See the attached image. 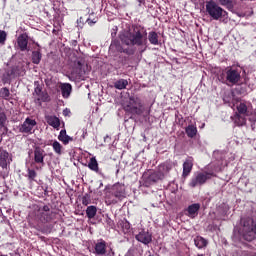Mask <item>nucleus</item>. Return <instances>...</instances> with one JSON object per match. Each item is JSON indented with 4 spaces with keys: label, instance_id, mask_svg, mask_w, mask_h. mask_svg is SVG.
<instances>
[{
    "label": "nucleus",
    "instance_id": "f257e3e1",
    "mask_svg": "<svg viewBox=\"0 0 256 256\" xmlns=\"http://www.w3.org/2000/svg\"><path fill=\"white\" fill-rule=\"evenodd\" d=\"M120 41L128 47H144L147 49V29L141 25L133 26V30L125 32L120 36Z\"/></svg>",
    "mask_w": 256,
    "mask_h": 256
},
{
    "label": "nucleus",
    "instance_id": "f03ea898",
    "mask_svg": "<svg viewBox=\"0 0 256 256\" xmlns=\"http://www.w3.org/2000/svg\"><path fill=\"white\" fill-rule=\"evenodd\" d=\"M123 109L126 113H130V115H137L141 117V115H149V111L145 108V104L143 100L139 98V96H130L126 102L123 104Z\"/></svg>",
    "mask_w": 256,
    "mask_h": 256
},
{
    "label": "nucleus",
    "instance_id": "7ed1b4c3",
    "mask_svg": "<svg viewBox=\"0 0 256 256\" xmlns=\"http://www.w3.org/2000/svg\"><path fill=\"white\" fill-rule=\"evenodd\" d=\"M241 69L233 66L225 68L224 72L218 76V80L228 87L241 85Z\"/></svg>",
    "mask_w": 256,
    "mask_h": 256
},
{
    "label": "nucleus",
    "instance_id": "20e7f679",
    "mask_svg": "<svg viewBox=\"0 0 256 256\" xmlns=\"http://www.w3.org/2000/svg\"><path fill=\"white\" fill-rule=\"evenodd\" d=\"M240 235L245 241H254L256 237V223L252 218L241 220Z\"/></svg>",
    "mask_w": 256,
    "mask_h": 256
},
{
    "label": "nucleus",
    "instance_id": "39448f33",
    "mask_svg": "<svg viewBox=\"0 0 256 256\" xmlns=\"http://www.w3.org/2000/svg\"><path fill=\"white\" fill-rule=\"evenodd\" d=\"M236 109L237 112L231 116V120L236 127H245L247 125V117H249V108H247V104L240 102Z\"/></svg>",
    "mask_w": 256,
    "mask_h": 256
},
{
    "label": "nucleus",
    "instance_id": "423d86ee",
    "mask_svg": "<svg viewBox=\"0 0 256 256\" xmlns=\"http://www.w3.org/2000/svg\"><path fill=\"white\" fill-rule=\"evenodd\" d=\"M110 195L106 196V201L111 204L117 203V201H121L122 199H125L126 192H125V184L116 183L111 186L110 188Z\"/></svg>",
    "mask_w": 256,
    "mask_h": 256
},
{
    "label": "nucleus",
    "instance_id": "0eeeda50",
    "mask_svg": "<svg viewBox=\"0 0 256 256\" xmlns=\"http://www.w3.org/2000/svg\"><path fill=\"white\" fill-rule=\"evenodd\" d=\"M206 13H208L214 21H219L221 17H227V11L221 8V6L213 0L206 2Z\"/></svg>",
    "mask_w": 256,
    "mask_h": 256
},
{
    "label": "nucleus",
    "instance_id": "6e6552de",
    "mask_svg": "<svg viewBox=\"0 0 256 256\" xmlns=\"http://www.w3.org/2000/svg\"><path fill=\"white\" fill-rule=\"evenodd\" d=\"M211 177H213V174L209 172H197L192 177L189 183V187L195 188L201 185H205V183H207Z\"/></svg>",
    "mask_w": 256,
    "mask_h": 256
},
{
    "label": "nucleus",
    "instance_id": "1a4fd4ad",
    "mask_svg": "<svg viewBox=\"0 0 256 256\" xmlns=\"http://www.w3.org/2000/svg\"><path fill=\"white\" fill-rule=\"evenodd\" d=\"M94 255L98 256H105L109 255L107 254V242L103 239L97 240L96 243H94Z\"/></svg>",
    "mask_w": 256,
    "mask_h": 256
},
{
    "label": "nucleus",
    "instance_id": "9d476101",
    "mask_svg": "<svg viewBox=\"0 0 256 256\" xmlns=\"http://www.w3.org/2000/svg\"><path fill=\"white\" fill-rule=\"evenodd\" d=\"M11 161H13L11 154L6 150H2L0 152V167H2V169H7V167L11 165Z\"/></svg>",
    "mask_w": 256,
    "mask_h": 256
},
{
    "label": "nucleus",
    "instance_id": "9b49d317",
    "mask_svg": "<svg viewBox=\"0 0 256 256\" xmlns=\"http://www.w3.org/2000/svg\"><path fill=\"white\" fill-rule=\"evenodd\" d=\"M35 125H37V121L30 118H26L23 124L20 126L19 131L20 133H31Z\"/></svg>",
    "mask_w": 256,
    "mask_h": 256
},
{
    "label": "nucleus",
    "instance_id": "f8f14e48",
    "mask_svg": "<svg viewBox=\"0 0 256 256\" xmlns=\"http://www.w3.org/2000/svg\"><path fill=\"white\" fill-rule=\"evenodd\" d=\"M136 241L143 243L144 245H149L153 241V236L148 231L142 230L139 234L135 236Z\"/></svg>",
    "mask_w": 256,
    "mask_h": 256
},
{
    "label": "nucleus",
    "instance_id": "ddd939ff",
    "mask_svg": "<svg viewBox=\"0 0 256 256\" xmlns=\"http://www.w3.org/2000/svg\"><path fill=\"white\" fill-rule=\"evenodd\" d=\"M34 161L38 165H42V167H45V150L41 148H36L34 150Z\"/></svg>",
    "mask_w": 256,
    "mask_h": 256
},
{
    "label": "nucleus",
    "instance_id": "4468645a",
    "mask_svg": "<svg viewBox=\"0 0 256 256\" xmlns=\"http://www.w3.org/2000/svg\"><path fill=\"white\" fill-rule=\"evenodd\" d=\"M201 209V204L195 203L188 206L186 210V215L190 217V219H195L197 215H199V210Z\"/></svg>",
    "mask_w": 256,
    "mask_h": 256
},
{
    "label": "nucleus",
    "instance_id": "2eb2a0df",
    "mask_svg": "<svg viewBox=\"0 0 256 256\" xmlns=\"http://www.w3.org/2000/svg\"><path fill=\"white\" fill-rule=\"evenodd\" d=\"M17 45L20 51H27V45H29V36L27 33H23L17 38Z\"/></svg>",
    "mask_w": 256,
    "mask_h": 256
},
{
    "label": "nucleus",
    "instance_id": "dca6fc26",
    "mask_svg": "<svg viewBox=\"0 0 256 256\" xmlns=\"http://www.w3.org/2000/svg\"><path fill=\"white\" fill-rule=\"evenodd\" d=\"M191 171H193V158L189 157L183 163V173H182V176L183 177H189V173H191Z\"/></svg>",
    "mask_w": 256,
    "mask_h": 256
},
{
    "label": "nucleus",
    "instance_id": "f3484780",
    "mask_svg": "<svg viewBox=\"0 0 256 256\" xmlns=\"http://www.w3.org/2000/svg\"><path fill=\"white\" fill-rule=\"evenodd\" d=\"M46 123L50 125V127H53L54 129H58V127H61V120L57 116L53 115H47L45 116Z\"/></svg>",
    "mask_w": 256,
    "mask_h": 256
},
{
    "label": "nucleus",
    "instance_id": "a211bd4d",
    "mask_svg": "<svg viewBox=\"0 0 256 256\" xmlns=\"http://www.w3.org/2000/svg\"><path fill=\"white\" fill-rule=\"evenodd\" d=\"M73 91V87L69 83H64L61 85V93L64 99H69L71 92Z\"/></svg>",
    "mask_w": 256,
    "mask_h": 256
},
{
    "label": "nucleus",
    "instance_id": "6ab92c4d",
    "mask_svg": "<svg viewBox=\"0 0 256 256\" xmlns=\"http://www.w3.org/2000/svg\"><path fill=\"white\" fill-rule=\"evenodd\" d=\"M173 169V162H165L158 167V171L162 173V177H165L169 171Z\"/></svg>",
    "mask_w": 256,
    "mask_h": 256
},
{
    "label": "nucleus",
    "instance_id": "aec40b11",
    "mask_svg": "<svg viewBox=\"0 0 256 256\" xmlns=\"http://www.w3.org/2000/svg\"><path fill=\"white\" fill-rule=\"evenodd\" d=\"M36 217L41 223H49L52 219L51 212H39Z\"/></svg>",
    "mask_w": 256,
    "mask_h": 256
},
{
    "label": "nucleus",
    "instance_id": "412c9836",
    "mask_svg": "<svg viewBox=\"0 0 256 256\" xmlns=\"http://www.w3.org/2000/svg\"><path fill=\"white\" fill-rule=\"evenodd\" d=\"M58 139H59V141L64 143V145H67L69 143V141H73V139L69 135H67V131L66 130H61L60 131Z\"/></svg>",
    "mask_w": 256,
    "mask_h": 256
},
{
    "label": "nucleus",
    "instance_id": "4be33fe9",
    "mask_svg": "<svg viewBox=\"0 0 256 256\" xmlns=\"http://www.w3.org/2000/svg\"><path fill=\"white\" fill-rule=\"evenodd\" d=\"M148 40L151 43V45H159V35L155 31L149 32Z\"/></svg>",
    "mask_w": 256,
    "mask_h": 256
},
{
    "label": "nucleus",
    "instance_id": "5701e85b",
    "mask_svg": "<svg viewBox=\"0 0 256 256\" xmlns=\"http://www.w3.org/2000/svg\"><path fill=\"white\" fill-rule=\"evenodd\" d=\"M42 57H43V55L41 54V50L33 51L32 52V63H34V65H39V63H41Z\"/></svg>",
    "mask_w": 256,
    "mask_h": 256
},
{
    "label": "nucleus",
    "instance_id": "b1692460",
    "mask_svg": "<svg viewBox=\"0 0 256 256\" xmlns=\"http://www.w3.org/2000/svg\"><path fill=\"white\" fill-rule=\"evenodd\" d=\"M195 246L198 247V249H203V247H207V240L201 236H197L194 239Z\"/></svg>",
    "mask_w": 256,
    "mask_h": 256
},
{
    "label": "nucleus",
    "instance_id": "393cba45",
    "mask_svg": "<svg viewBox=\"0 0 256 256\" xmlns=\"http://www.w3.org/2000/svg\"><path fill=\"white\" fill-rule=\"evenodd\" d=\"M128 85H129V82L127 80H125V79L117 80L114 83L115 89H119L120 91L123 90V89H127Z\"/></svg>",
    "mask_w": 256,
    "mask_h": 256
},
{
    "label": "nucleus",
    "instance_id": "a878e982",
    "mask_svg": "<svg viewBox=\"0 0 256 256\" xmlns=\"http://www.w3.org/2000/svg\"><path fill=\"white\" fill-rule=\"evenodd\" d=\"M186 135L188 137H190L191 139H193V137H195V135H197V127L193 124L188 125L186 127Z\"/></svg>",
    "mask_w": 256,
    "mask_h": 256
},
{
    "label": "nucleus",
    "instance_id": "bb28decb",
    "mask_svg": "<svg viewBox=\"0 0 256 256\" xmlns=\"http://www.w3.org/2000/svg\"><path fill=\"white\" fill-rule=\"evenodd\" d=\"M163 177H164L163 173H160V171L158 170L150 174L149 181H152L153 183H157V181H160L161 179H163Z\"/></svg>",
    "mask_w": 256,
    "mask_h": 256
},
{
    "label": "nucleus",
    "instance_id": "cd10ccee",
    "mask_svg": "<svg viewBox=\"0 0 256 256\" xmlns=\"http://www.w3.org/2000/svg\"><path fill=\"white\" fill-rule=\"evenodd\" d=\"M88 167L91 171H95L96 173L99 171V163H97V159L95 157L90 159Z\"/></svg>",
    "mask_w": 256,
    "mask_h": 256
},
{
    "label": "nucleus",
    "instance_id": "c85d7f7f",
    "mask_svg": "<svg viewBox=\"0 0 256 256\" xmlns=\"http://www.w3.org/2000/svg\"><path fill=\"white\" fill-rule=\"evenodd\" d=\"M86 215L88 219H93L95 215H97V207L95 206H88L86 209Z\"/></svg>",
    "mask_w": 256,
    "mask_h": 256
},
{
    "label": "nucleus",
    "instance_id": "c756f323",
    "mask_svg": "<svg viewBox=\"0 0 256 256\" xmlns=\"http://www.w3.org/2000/svg\"><path fill=\"white\" fill-rule=\"evenodd\" d=\"M37 177V172L34 169L28 168L27 169V179L29 183H33L35 178Z\"/></svg>",
    "mask_w": 256,
    "mask_h": 256
},
{
    "label": "nucleus",
    "instance_id": "7c9ffc66",
    "mask_svg": "<svg viewBox=\"0 0 256 256\" xmlns=\"http://www.w3.org/2000/svg\"><path fill=\"white\" fill-rule=\"evenodd\" d=\"M52 147L57 155H61V153H63V146L58 141H54Z\"/></svg>",
    "mask_w": 256,
    "mask_h": 256
},
{
    "label": "nucleus",
    "instance_id": "2f4dec72",
    "mask_svg": "<svg viewBox=\"0 0 256 256\" xmlns=\"http://www.w3.org/2000/svg\"><path fill=\"white\" fill-rule=\"evenodd\" d=\"M5 123H7V115H5V111L0 107V127H5Z\"/></svg>",
    "mask_w": 256,
    "mask_h": 256
},
{
    "label": "nucleus",
    "instance_id": "473e14b6",
    "mask_svg": "<svg viewBox=\"0 0 256 256\" xmlns=\"http://www.w3.org/2000/svg\"><path fill=\"white\" fill-rule=\"evenodd\" d=\"M0 95L3 99H8L11 95V93L9 92V88L4 87L0 90Z\"/></svg>",
    "mask_w": 256,
    "mask_h": 256
},
{
    "label": "nucleus",
    "instance_id": "72a5a7b5",
    "mask_svg": "<svg viewBox=\"0 0 256 256\" xmlns=\"http://www.w3.org/2000/svg\"><path fill=\"white\" fill-rule=\"evenodd\" d=\"M77 73L79 77H82V75H85V68L83 66V64H81V62L77 63Z\"/></svg>",
    "mask_w": 256,
    "mask_h": 256
},
{
    "label": "nucleus",
    "instance_id": "f704fd0d",
    "mask_svg": "<svg viewBox=\"0 0 256 256\" xmlns=\"http://www.w3.org/2000/svg\"><path fill=\"white\" fill-rule=\"evenodd\" d=\"M7 41V32L5 30H0V45H5Z\"/></svg>",
    "mask_w": 256,
    "mask_h": 256
},
{
    "label": "nucleus",
    "instance_id": "c9c22d12",
    "mask_svg": "<svg viewBox=\"0 0 256 256\" xmlns=\"http://www.w3.org/2000/svg\"><path fill=\"white\" fill-rule=\"evenodd\" d=\"M120 225H121V227H122V229H123V231H124V233H127V231H129V229H131V224L129 223V221H122L121 223H120Z\"/></svg>",
    "mask_w": 256,
    "mask_h": 256
},
{
    "label": "nucleus",
    "instance_id": "e433bc0d",
    "mask_svg": "<svg viewBox=\"0 0 256 256\" xmlns=\"http://www.w3.org/2000/svg\"><path fill=\"white\" fill-rule=\"evenodd\" d=\"M82 205H85V207H87V205H91V196L89 195H84L82 197Z\"/></svg>",
    "mask_w": 256,
    "mask_h": 256
},
{
    "label": "nucleus",
    "instance_id": "4c0bfd02",
    "mask_svg": "<svg viewBox=\"0 0 256 256\" xmlns=\"http://www.w3.org/2000/svg\"><path fill=\"white\" fill-rule=\"evenodd\" d=\"M220 5H231L232 1L231 0H216Z\"/></svg>",
    "mask_w": 256,
    "mask_h": 256
},
{
    "label": "nucleus",
    "instance_id": "58836bf2",
    "mask_svg": "<svg viewBox=\"0 0 256 256\" xmlns=\"http://www.w3.org/2000/svg\"><path fill=\"white\" fill-rule=\"evenodd\" d=\"M40 213H51L49 206L45 205Z\"/></svg>",
    "mask_w": 256,
    "mask_h": 256
},
{
    "label": "nucleus",
    "instance_id": "ea45409f",
    "mask_svg": "<svg viewBox=\"0 0 256 256\" xmlns=\"http://www.w3.org/2000/svg\"><path fill=\"white\" fill-rule=\"evenodd\" d=\"M64 117H69L71 115V110L69 108H66L63 110Z\"/></svg>",
    "mask_w": 256,
    "mask_h": 256
},
{
    "label": "nucleus",
    "instance_id": "a19ab883",
    "mask_svg": "<svg viewBox=\"0 0 256 256\" xmlns=\"http://www.w3.org/2000/svg\"><path fill=\"white\" fill-rule=\"evenodd\" d=\"M86 23H88V25H95V23H97V21L96 20H91L90 18H88L86 20Z\"/></svg>",
    "mask_w": 256,
    "mask_h": 256
},
{
    "label": "nucleus",
    "instance_id": "79ce46f5",
    "mask_svg": "<svg viewBox=\"0 0 256 256\" xmlns=\"http://www.w3.org/2000/svg\"><path fill=\"white\" fill-rule=\"evenodd\" d=\"M239 256H247L249 253L247 251H242L241 253L238 254Z\"/></svg>",
    "mask_w": 256,
    "mask_h": 256
},
{
    "label": "nucleus",
    "instance_id": "37998d69",
    "mask_svg": "<svg viewBox=\"0 0 256 256\" xmlns=\"http://www.w3.org/2000/svg\"><path fill=\"white\" fill-rule=\"evenodd\" d=\"M36 171H41L43 169V165L35 166Z\"/></svg>",
    "mask_w": 256,
    "mask_h": 256
},
{
    "label": "nucleus",
    "instance_id": "c03bdc74",
    "mask_svg": "<svg viewBox=\"0 0 256 256\" xmlns=\"http://www.w3.org/2000/svg\"><path fill=\"white\" fill-rule=\"evenodd\" d=\"M198 256H205V255H203V254H198Z\"/></svg>",
    "mask_w": 256,
    "mask_h": 256
},
{
    "label": "nucleus",
    "instance_id": "a18cd8bd",
    "mask_svg": "<svg viewBox=\"0 0 256 256\" xmlns=\"http://www.w3.org/2000/svg\"><path fill=\"white\" fill-rule=\"evenodd\" d=\"M253 256H256V253Z\"/></svg>",
    "mask_w": 256,
    "mask_h": 256
},
{
    "label": "nucleus",
    "instance_id": "49530a36",
    "mask_svg": "<svg viewBox=\"0 0 256 256\" xmlns=\"http://www.w3.org/2000/svg\"><path fill=\"white\" fill-rule=\"evenodd\" d=\"M0 256H3V255H0Z\"/></svg>",
    "mask_w": 256,
    "mask_h": 256
}]
</instances>
